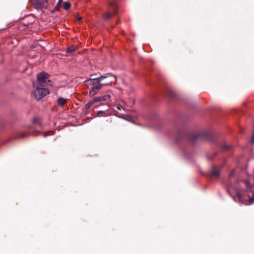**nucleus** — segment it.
Here are the masks:
<instances>
[{"label": "nucleus", "instance_id": "9b49d317", "mask_svg": "<svg viewBox=\"0 0 254 254\" xmlns=\"http://www.w3.org/2000/svg\"><path fill=\"white\" fill-rule=\"evenodd\" d=\"M66 99L62 97H59L57 100V105L60 107H63L65 104L66 103Z\"/></svg>", "mask_w": 254, "mask_h": 254}, {"label": "nucleus", "instance_id": "b1692460", "mask_svg": "<svg viewBox=\"0 0 254 254\" xmlns=\"http://www.w3.org/2000/svg\"><path fill=\"white\" fill-rule=\"evenodd\" d=\"M62 2H63V0H59L58 3L62 5Z\"/></svg>", "mask_w": 254, "mask_h": 254}, {"label": "nucleus", "instance_id": "a211bd4d", "mask_svg": "<svg viewBox=\"0 0 254 254\" xmlns=\"http://www.w3.org/2000/svg\"><path fill=\"white\" fill-rule=\"evenodd\" d=\"M230 146L227 144L226 143H224L222 145V148L224 149V150H229L230 148Z\"/></svg>", "mask_w": 254, "mask_h": 254}, {"label": "nucleus", "instance_id": "39448f33", "mask_svg": "<svg viewBox=\"0 0 254 254\" xmlns=\"http://www.w3.org/2000/svg\"><path fill=\"white\" fill-rule=\"evenodd\" d=\"M222 167L213 166L209 172V176L211 178L218 179L220 174V170Z\"/></svg>", "mask_w": 254, "mask_h": 254}, {"label": "nucleus", "instance_id": "5701e85b", "mask_svg": "<svg viewBox=\"0 0 254 254\" xmlns=\"http://www.w3.org/2000/svg\"><path fill=\"white\" fill-rule=\"evenodd\" d=\"M251 142L254 143V133L253 134L252 138H251Z\"/></svg>", "mask_w": 254, "mask_h": 254}, {"label": "nucleus", "instance_id": "7ed1b4c3", "mask_svg": "<svg viewBox=\"0 0 254 254\" xmlns=\"http://www.w3.org/2000/svg\"><path fill=\"white\" fill-rule=\"evenodd\" d=\"M49 93L48 89L37 87L33 92V96L36 100L39 101Z\"/></svg>", "mask_w": 254, "mask_h": 254}, {"label": "nucleus", "instance_id": "4be33fe9", "mask_svg": "<svg viewBox=\"0 0 254 254\" xmlns=\"http://www.w3.org/2000/svg\"><path fill=\"white\" fill-rule=\"evenodd\" d=\"M76 21L78 22H79L82 19V17H79V16H77L76 17Z\"/></svg>", "mask_w": 254, "mask_h": 254}, {"label": "nucleus", "instance_id": "423d86ee", "mask_svg": "<svg viewBox=\"0 0 254 254\" xmlns=\"http://www.w3.org/2000/svg\"><path fill=\"white\" fill-rule=\"evenodd\" d=\"M111 92L110 91H108L106 92L104 95L97 97L95 98V101L97 102L100 101H109L111 98Z\"/></svg>", "mask_w": 254, "mask_h": 254}, {"label": "nucleus", "instance_id": "6e6552de", "mask_svg": "<svg viewBox=\"0 0 254 254\" xmlns=\"http://www.w3.org/2000/svg\"><path fill=\"white\" fill-rule=\"evenodd\" d=\"M242 182L246 185L247 191L249 193L253 192L254 186L247 179L243 180Z\"/></svg>", "mask_w": 254, "mask_h": 254}, {"label": "nucleus", "instance_id": "f3484780", "mask_svg": "<svg viewBox=\"0 0 254 254\" xmlns=\"http://www.w3.org/2000/svg\"><path fill=\"white\" fill-rule=\"evenodd\" d=\"M61 5L59 4L58 3L57 4L55 8L51 11V13H54L57 11H58L59 10V8L61 7Z\"/></svg>", "mask_w": 254, "mask_h": 254}, {"label": "nucleus", "instance_id": "aec40b11", "mask_svg": "<svg viewBox=\"0 0 254 254\" xmlns=\"http://www.w3.org/2000/svg\"><path fill=\"white\" fill-rule=\"evenodd\" d=\"M105 114V112H104L103 111H100L97 112V115L98 117H101V116H103L102 114Z\"/></svg>", "mask_w": 254, "mask_h": 254}, {"label": "nucleus", "instance_id": "6ab92c4d", "mask_svg": "<svg viewBox=\"0 0 254 254\" xmlns=\"http://www.w3.org/2000/svg\"><path fill=\"white\" fill-rule=\"evenodd\" d=\"M235 174V169H233L229 173V177L232 178V177H233L234 176Z\"/></svg>", "mask_w": 254, "mask_h": 254}, {"label": "nucleus", "instance_id": "412c9836", "mask_svg": "<svg viewBox=\"0 0 254 254\" xmlns=\"http://www.w3.org/2000/svg\"><path fill=\"white\" fill-rule=\"evenodd\" d=\"M26 136V134L24 132H21L19 134V137L24 138Z\"/></svg>", "mask_w": 254, "mask_h": 254}, {"label": "nucleus", "instance_id": "f257e3e1", "mask_svg": "<svg viewBox=\"0 0 254 254\" xmlns=\"http://www.w3.org/2000/svg\"><path fill=\"white\" fill-rule=\"evenodd\" d=\"M85 82L92 85L89 92V95L90 97H93L96 94L97 92L102 89L104 85L94 78L88 79L86 80Z\"/></svg>", "mask_w": 254, "mask_h": 254}, {"label": "nucleus", "instance_id": "9d476101", "mask_svg": "<svg viewBox=\"0 0 254 254\" xmlns=\"http://www.w3.org/2000/svg\"><path fill=\"white\" fill-rule=\"evenodd\" d=\"M113 76V74L111 73H107L103 75L100 76V77L95 78L97 80H98L99 82H101L103 79L109 77L110 76Z\"/></svg>", "mask_w": 254, "mask_h": 254}, {"label": "nucleus", "instance_id": "4468645a", "mask_svg": "<svg viewBox=\"0 0 254 254\" xmlns=\"http://www.w3.org/2000/svg\"><path fill=\"white\" fill-rule=\"evenodd\" d=\"M70 3L68 1L64 2L63 4L64 8L65 10H67L70 7Z\"/></svg>", "mask_w": 254, "mask_h": 254}, {"label": "nucleus", "instance_id": "1a4fd4ad", "mask_svg": "<svg viewBox=\"0 0 254 254\" xmlns=\"http://www.w3.org/2000/svg\"><path fill=\"white\" fill-rule=\"evenodd\" d=\"M109 6L113 11V13L115 14L117 13L118 6L115 1H111L109 3Z\"/></svg>", "mask_w": 254, "mask_h": 254}, {"label": "nucleus", "instance_id": "2eb2a0df", "mask_svg": "<svg viewBox=\"0 0 254 254\" xmlns=\"http://www.w3.org/2000/svg\"><path fill=\"white\" fill-rule=\"evenodd\" d=\"M33 123L34 124L41 125V119L39 118H34L33 120Z\"/></svg>", "mask_w": 254, "mask_h": 254}, {"label": "nucleus", "instance_id": "ddd939ff", "mask_svg": "<svg viewBox=\"0 0 254 254\" xmlns=\"http://www.w3.org/2000/svg\"><path fill=\"white\" fill-rule=\"evenodd\" d=\"M97 102L95 101V98L91 101H89L88 103H87L85 105V108L86 109H88L90 108L92 105H93L94 103Z\"/></svg>", "mask_w": 254, "mask_h": 254}, {"label": "nucleus", "instance_id": "dca6fc26", "mask_svg": "<svg viewBox=\"0 0 254 254\" xmlns=\"http://www.w3.org/2000/svg\"><path fill=\"white\" fill-rule=\"evenodd\" d=\"M111 17H112V14H111V13L110 12H107V13H106L105 14V15H104V18L106 20L109 19H110Z\"/></svg>", "mask_w": 254, "mask_h": 254}, {"label": "nucleus", "instance_id": "0eeeda50", "mask_svg": "<svg viewBox=\"0 0 254 254\" xmlns=\"http://www.w3.org/2000/svg\"><path fill=\"white\" fill-rule=\"evenodd\" d=\"M49 77V74L45 72H42L38 74L37 78L40 82L39 85L42 86V83L46 82V80Z\"/></svg>", "mask_w": 254, "mask_h": 254}, {"label": "nucleus", "instance_id": "20e7f679", "mask_svg": "<svg viewBox=\"0 0 254 254\" xmlns=\"http://www.w3.org/2000/svg\"><path fill=\"white\" fill-rule=\"evenodd\" d=\"M47 0H33V5L37 10L46 8L47 6Z\"/></svg>", "mask_w": 254, "mask_h": 254}, {"label": "nucleus", "instance_id": "f03ea898", "mask_svg": "<svg viewBox=\"0 0 254 254\" xmlns=\"http://www.w3.org/2000/svg\"><path fill=\"white\" fill-rule=\"evenodd\" d=\"M188 138L191 141H194L199 138L209 141L211 139V135L210 133L207 132H201L199 133H192L188 135Z\"/></svg>", "mask_w": 254, "mask_h": 254}, {"label": "nucleus", "instance_id": "f8f14e48", "mask_svg": "<svg viewBox=\"0 0 254 254\" xmlns=\"http://www.w3.org/2000/svg\"><path fill=\"white\" fill-rule=\"evenodd\" d=\"M77 49V46L71 45L67 48V53H72L73 52L76 51Z\"/></svg>", "mask_w": 254, "mask_h": 254}, {"label": "nucleus", "instance_id": "393cba45", "mask_svg": "<svg viewBox=\"0 0 254 254\" xmlns=\"http://www.w3.org/2000/svg\"><path fill=\"white\" fill-rule=\"evenodd\" d=\"M120 22H120V20H118V21L117 22V24H118V23H120Z\"/></svg>", "mask_w": 254, "mask_h": 254}]
</instances>
